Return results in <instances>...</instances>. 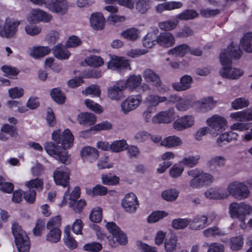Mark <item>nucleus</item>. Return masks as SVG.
<instances>
[{"instance_id":"f257e3e1","label":"nucleus","mask_w":252,"mask_h":252,"mask_svg":"<svg viewBox=\"0 0 252 252\" xmlns=\"http://www.w3.org/2000/svg\"><path fill=\"white\" fill-rule=\"evenodd\" d=\"M54 142L45 144L46 152L59 162L67 164L70 162L69 156L66 148H70L73 145L74 137L68 129H66L61 134L60 131H54L52 133Z\"/></svg>"},{"instance_id":"f03ea898","label":"nucleus","mask_w":252,"mask_h":252,"mask_svg":"<svg viewBox=\"0 0 252 252\" xmlns=\"http://www.w3.org/2000/svg\"><path fill=\"white\" fill-rule=\"evenodd\" d=\"M242 54L239 46L232 43L220 54V60L222 68L219 71V74L224 78L237 79L243 74V71L239 68L232 67L231 58L239 59Z\"/></svg>"},{"instance_id":"7ed1b4c3","label":"nucleus","mask_w":252,"mask_h":252,"mask_svg":"<svg viewBox=\"0 0 252 252\" xmlns=\"http://www.w3.org/2000/svg\"><path fill=\"white\" fill-rule=\"evenodd\" d=\"M187 174L192 178L189 182V186L192 189H200L209 186L214 181L212 174L204 172L201 169H190L187 172Z\"/></svg>"},{"instance_id":"20e7f679","label":"nucleus","mask_w":252,"mask_h":252,"mask_svg":"<svg viewBox=\"0 0 252 252\" xmlns=\"http://www.w3.org/2000/svg\"><path fill=\"white\" fill-rule=\"evenodd\" d=\"M230 214L232 218L238 219L240 222V226L243 229L247 228L245 221L247 215H252V207L244 203H232L229 207Z\"/></svg>"},{"instance_id":"39448f33","label":"nucleus","mask_w":252,"mask_h":252,"mask_svg":"<svg viewBox=\"0 0 252 252\" xmlns=\"http://www.w3.org/2000/svg\"><path fill=\"white\" fill-rule=\"evenodd\" d=\"M12 230L19 252H29L30 248L28 236L18 224L12 225Z\"/></svg>"},{"instance_id":"423d86ee","label":"nucleus","mask_w":252,"mask_h":252,"mask_svg":"<svg viewBox=\"0 0 252 252\" xmlns=\"http://www.w3.org/2000/svg\"><path fill=\"white\" fill-rule=\"evenodd\" d=\"M206 123L210 129V133L216 136L225 129L227 121L224 117L215 114L208 118Z\"/></svg>"},{"instance_id":"0eeeda50","label":"nucleus","mask_w":252,"mask_h":252,"mask_svg":"<svg viewBox=\"0 0 252 252\" xmlns=\"http://www.w3.org/2000/svg\"><path fill=\"white\" fill-rule=\"evenodd\" d=\"M227 190L229 194L239 199L247 198L250 194L248 187L244 183L237 181L229 184Z\"/></svg>"},{"instance_id":"6e6552de","label":"nucleus","mask_w":252,"mask_h":252,"mask_svg":"<svg viewBox=\"0 0 252 252\" xmlns=\"http://www.w3.org/2000/svg\"><path fill=\"white\" fill-rule=\"evenodd\" d=\"M4 25L1 31V37L11 38L15 36L18 31V27L20 24L18 20L6 18L4 21Z\"/></svg>"},{"instance_id":"1a4fd4ad","label":"nucleus","mask_w":252,"mask_h":252,"mask_svg":"<svg viewBox=\"0 0 252 252\" xmlns=\"http://www.w3.org/2000/svg\"><path fill=\"white\" fill-rule=\"evenodd\" d=\"M121 3L129 9H132L135 4V8L137 12L144 14L150 8V0H123Z\"/></svg>"},{"instance_id":"9d476101","label":"nucleus","mask_w":252,"mask_h":252,"mask_svg":"<svg viewBox=\"0 0 252 252\" xmlns=\"http://www.w3.org/2000/svg\"><path fill=\"white\" fill-rule=\"evenodd\" d=\"M121 204L125 211L130 214L134 213L139 206L137 198L133 193L126 194Z\"/></svg>"},{"instance_id":"9b49d317","label":"nucleus","mask_w":252,"mask_h":252,"mask_svg":"<svg viewBox=\"0 0 252 252\" xmlns=\"http://www.w3.org/2000/svg\"><path fill=\"white\" fill-rule=\"evenodd\" d=\"M69 173L65 166L57 168L53 172V177L57 185L63 187L68 186L69 183Z\"/></svg>"},{"instance_id":"f8f14e48","label":"nucleus","mask_w":252,"mask_h":252,"mask_svg":"<svg viewBox=\"0 0 252 252\" xmlns=\"http://www.w3.org/2000/svg\"><path fill=\"white\" fill-rule=\"evenodd\" d=\"M142 96L140 94L132 95L128 96L125 100L121 103L122 111L127 114L138 107L142 101Z\"/></svg>"},{"instance_id":"ddd939ff","label":"nucleus","mask_w":252,"mask_h":252,"mask_svg":"<svg viewBox=\"0 0 252 252\" xmlns=\"http://www.w3.org/2000/svg\"><path fill=\"white\" fill-rule=\"evenodd\" d=\"M52 19V16L50 14L39 9L32 10L28 16V20L33 23L40 21L48 22Z\"/></svg>"},{"instance_id":"4468645a","label":"nucleus","mask_w":252,"mask_h":252,"mask_svg":"<svg viewBox=\"0 0 252 252\" xmlns=\"http://www.w3.org/2000/svg\"><path fill=\"white\" fill-rule=\"evenodd\" d=\"M108 67L112 70L121 71L124 69H130V64L124 58L113 56L108 63Z\"/></svg>"},{"instance_id":"2eb2a0df","label":"nucleus","mask_w":252,"mask_h":252,"mask_svg":"<svg viewBox=\"0 0 252 252\" xmlns=\"http://www.w3.org/2000/svg\"><path fill=\"white\" fill-rule=\"evenodd\" d=\"M194 123V117L191 115H185L178 118L173 123V128L182 131L192 126Z\"/></svg>"},{"instance_id":"dca6fc26","label":"nucleus","mask_w":252,"mask_h":252,"mask_svg":"<svg viewBox=\"0 0 252 252\" xmlns=\"http://www.w3.org/2000/svg\"><path fill=\"white\" fill-rule=\"evenodd\" d=\"M174 109L170 108L166 111H161L156 115L152 118V121L155 124L169 123L174 118Z\"/></svg>"},{"instance_id":"f3484780","label":"nucleus","mask_w":252,"mask_h":252,"mask_svg":"<svg viewBox=\"0 0 252 252\" xmlns=\"http://www.w3.org/2000/svg\"><path fill=\"white\" fill-rule=\"evenodd\" d=\"M189 220V228L193 230L203 229L206 227L208 222V218L205 215H197L192 220Z\"/></svg>"},{"instance_id":"a211bd4d","label":"nucleus","mask_w":252,"mask_h":252,"mask_svg":"<svg viewBox=\"0 0 252 252\" xmlns=\"http://www.w3.org/2000/svg\"><path fill=\"white\" fill-rule=\"evenodd\" d=\"M142 78L140 75H132L129 76L126 81L121 82V87L123 89H128L133 91L137 88L141 83Z\"/></svg>"},{"instance_id":"6ab92c4d","label":"nucleus","mask_w":252,"mask_h":252,"mask_svg":"<svg viewBox=\"0 0 252 252\" xmlns=\"http://www.w3.org/2000/svg\"><path fill=\"white\" fill-rule=\"evenodd\" d=\"M48 7L53 12L63 15L67 12V3L66 0H51Z\"/></svg>"},{"instance_id":"aec40b11","label":"nucleus","mask_w":252,"mask_h":252,"mask_svg":"<svg viewBox=\"0 0 252 252\" xmlns=\"http://www.w3.org/2000/svg\"><path fill=\"white\" fill-rule=\"evenodd\" d=\"M81 156L84 161L93 162L95 161L99 157L98 151L90 146L84 147L81 152Z\"/></svg>"},{"instance_id":"412c9836","label":"nucleus","mask_w":252,"mask_h":252,"mask_svg":"<svg viewBox=\"0 0 252 252\" xmlns=\"http://www.w3.org/2000/svg\"><path fill=\"white\" fill-rule=\"evenodd\" d=\"M180 82H175L172 87L176 91H184L189 89L191 86L193 79L190 76L186 75L180 78Z\"/></svg>"},{"instance_id":"4be33fe9","label":"nucleus","mask_w":252,"mask_h":252,"mask_svg":"<svg viewBox=\"0 0 252 252\" xmlns=\"http://www.w3.org/2000/svg\"><path fill=\"white\" fill-rule=\"evenodd\" d=\"M143 76L147 82L152 83L156 87L161 86V81L159 75L153 70L146 69L143 72Z\"/></svg>"},{"instance_id":"5701e85b","label":"nucleus","mask_w":252,"mask_h":252,"mask_svg":"<svg viewBox=\"0 0 252 252\" xmlns=\"http://www.w3.org/2000/svg\"><path fill=\"white\" fill-rule=\"evenodd\" d=\"M167 97L160 96L158 95L151 94L148 95L145 99V103L147 108L151 109V110L156 111V107L160 103L166 101Z\"/></svg>"},{"instance_id":"b1692460","label":"nucleus","mask_w":252,"mask_h":252,"mask_svg":"<svg viewBox=\"0 0 252 252\" xmlns=\"http://www.w3.org/2000/svg\"><path fill=\"white\" fill-rule=\"evenodd\" d=\"M104 23L105 19L101 13H93L90 18L91 26L94 30L102 29L104 26Z\"/></svg>"},{"instance_id":"393cba45","label":"nucleus","mask_w":252,"mask_h":252,"mask_svg":"<svg viewBox=\"0 0 252 252\" xmlns=\"http://www.w3.org/2000/svg\"><path fill=\"white\" fill-rule=\"evenodd\" d=\"M157 38L158 43L163 47H171L175 42L174 37L170 32L161 33Z\"/></svg>"},{"instance_id":"a878e982","label":"nucleus","mask_w":252,"mask_h":252,"mask_svg":"<svg viewBox=\"0 0 252 252\" xmlns=\"http://www.w3.org/2000/svg\"><path fill=\"white\" fill-rule=\"evenodd\" d=\"M53 53L55 57L60 60L67 59L70 55L66 47L61 44H58L54 47Z\"/></svg>"},{"instance_id":"bb28decb","label":"nucleus","mask_w":252,"mask_h":252,"mask_svg":"<svg viewBox=\"0 0 252 252\" xmlns=\"http://www.w3.org/2000/svg\"><path fill=\"white\" fill-rule=\"evenodd\" d=\"M125 89L121 87V82L116 85L110 87L108 89V96L113 100H119L123 95L122 91Z\"/></svg>"},{"instance_id":"cd10ccee","label":"nucleus","mask_w":252,"mask_h":252,"mask_svg":"<svg viewBox=\"0 0 252 252\" xmlns=\"http://www.w3.org/2000/svg\"><path fill=\"white\" fill-rule=\"evenodd\" d=\"M78 121L80 125L91 126L96 122V118L93 113L86 112L78 115Z\"/></svg>"},{"instance_id":"c85d7f7f","label":"nucleus","mask_w":252,"mask_h":252,"mask_svg":"<svg viewBox=\"0 0 252 252\" xmlns=\"http://www.w3.org/2000/svg\"><path fill=\"white\" fill-rule=\"evenodd\" d=\"M70 226L67 225L65 227L64 230L63 241L68 248L74 249L77 247V243L70 234Z\"/></svg>"},{"instance_id":"c756f323","label":"nucleus","mask_w":252,"mask_h":252,"mask_svg":"<svg viewBox=\"0 0 252 252\" xmlns=\"http://www.w3.org/2000/svg\"><path fill=\"white\" fill-rule=\"evenodd\" d=\"M181 138L178 136H170L164 138L160 143L161 146L170 148L180 146L182 144Z\"/></svg>"},{"instance_id":"7c9ffc66","label":"nucleus","mask_w":252,"mask_h":252,"mask_svg":"<svg viewBox=\"0 0 252 252\" xmlns=\"http://www.w3.org/2000/svg\"><path fill=\"white\" fill-rule=\"evenodd\" d=\"M80 188L76 187L71 194H69V189L65 192L63 198V200L60 206H63L67 203V199H68L69 202L74 201L77 200L80 197Z\"/></svg>"},{"instance_id":"2f4dec72","label":"nucleus","mask_w":252,"mask_h":252,"mask_svg":"<svg viewBox=\"0 0 252 252\" xmlns=\"http://www.w3.org/2000/svg\"><path fill=\"white\" fill-rule=\"evenodd\" d=\"M49 232L46 235V240L51 243L58 242L61 237L62 231L59 228L48 229Z\"/></svg>"},{"instance_id":"473e14b6","label":"nucleus","mask_w":252,"mask_h":252,"mask_svg":"<svg viewBox=\"0 0 252 252\" xmlns=\"http://www.w3.org/2000/svg\"><path fill=\"white\" fill-rule=\"evenodd\" d=\"M205 196L209 199H220L227 196V195L221 194L220 189L217 188H211L205 192Z\"/></svg>"},{"instance_id":"72a5a7b5","label":"nucleus","mask_w":252,"mask_h":252,"mask_svg":"<svg viewBox=\"0 0 252 252\" xmlns=\"http://www.w3.org/2000/svg\"><path fill=\"white\" fill-rule=\"evenodd\" d=\"M140 33V31L137 29L131 28L122 32L121 36L128 40L134 41L139 38Z\"/></svg>"},{"instance_id":"f704fd0d","label":"nucleus","mask_w":252,"mask_h":252,"mask_svg":"<svg viewBox=\"0 0 252 252\" xmlns=\"http://www.w3.org/2000/svg\"><path fill=\"white\" fill-rule=\"evenodd\" d=\"M189 46L187 44H183L170 49L168 51V54L183 57L189 52Z\"/></svg>"},{"instance_id":"c9c22d12","label":"nucleus","mask_w":252,"mask_h":252,"mask_svg":"<svg viewBox=\"0 0 252 252\" xmlns=\"http://www.w3.org/2000/svg\"><path fill=\"white\" fill-rule=\"evenodd\" d=\"M216 102L211 97L204 98L199 102L200 109L202 112H206L211 110L216 105Z\"/></svg>"},{"instance_id":"e433bc0d","label":"nucleus","mask_w":252,"mask_h":252,"mask_svg":"<svg viewBox=\"0 0 252 252\" xmlns=\"http://www.w3.org/2000/svg\"><path fill=\"white\" fill-rule=\"evenodd\" d=\"M177 237L174 235H172L169 239H166L164 241V246L166 252H174L177 246Z\"/></svg>"},{"instance_id":"4c0bfd02","label":"nucleus","mask_w":252,"mask_h":252,"mask_svg":"<svg viewBox=\"0 0 252 252\" xmlns=\"http://www.w3.org/2000/svg\"><path fill=\"white\" fill-rule=\"evenodd\" d=\"M51 49L48 47L39 46L33 48L31 55L35 58H38L48 55Z\"/></svg>"},{"instance_id":"58836bf2","label":"nucleus","mask_w":252,"mask_h":252,"mask_svg":"<svg viewBox=\"0 0 252 252\" xmlns=\"http://www.w3.org/2000/svg\"><path fill=\"white\" fill-rule=\"evenodd\" d=\"M241 43L244 50L252 53V32L246 33L241 40Z\"/></svg>"},{"instance_id":"ea45409f","label":"nucleus","mask_w":252,"mask_h":252,"mask_svg":"<svg viewBox=\"0 0 252 252\" xmlns=\"http://www.w3.org/2000/svg\"><path fill=\"white\" fill-rule=\"evenodd\" d=\"M158 43V38L154 33H148L143 39V45L145 47L150 48Z\"/></svg>"},{"instance_id":"a19ab883","label":"nucleus","mask_w":252,"mask_h":252,"mask_svg":"<svg viewBox=\"0 0 252 252\" xmlns=\"http://www.w3.org/2000/svg\"><path fill=\"white\" fill-rule=\"evenodd\" d=\"M200 158L199 155H196L195 156H189L185 157L182 159L180 163L188 167H193L196 166Z\"/></svg>"},{"instance_id":"79ce46f5","label":"nucleus","mask_w":252,"mask_h":252,"mask_svg":"<svg viewBox=\"0 0 252 252\" xmlns=\"http://www.w3.org/2000/svg\"><path fill=\"white\" fill-rule=\"evenodd\" d=\"M26 185L29 189H34L33 188L41 190L43 189V181L40 178H35L26 183Z\"/></svg>"},{"instance_id":"37998d69","label":"nucleus","mask_w":252,"mask_h":252,"mask_svg":"<svg viewBox=\"0 0 252 252\" xmlns=\"http://www.w3.org/2000/svg\"><path fill=\"white\" fill-rule=\"evenodd\" d=\"M179 192L175 189L165 190L162 192L163 199L168 201L175 200L178 196Z\"/></svg>"},{"instance_id":"c03bdc74","label":"nucleus","mask_w":252,"mask_h":252,"mask_svg":"<svg viewBox=\"0 0 252 252\" xmlns=\"http://www.w3.org/2000/svg\"><path fill=\"white\" fill-rule=\"evenodd\" d=\"M52 98L57 103L62 104L64 102L65 96L61 90L58 88L53 89L51 92Z\"/></svg>"},{"instance_id":"a18cd8bd","label":"nucleus","mask_w":252,"mask_h":252,"mask_svg":"<svg viewBox=\"0 0 252 252\" xmlns=\"http://www.w3.org/2000/svg\"><path fill=\"white\" fill-rule=\"evenodd\" d=\"M249 100L245 97L236 98L231 103V106L234 109H242L249 106Z\"/></svg>"},{"instance_id":"49530a36","label":"nucleus","mask_w":252,"mask_h":252,"mask_svg":"<svg viewBox=\"0 0 252 252\" xmlns=\"http://www.w3.org/2000/svg\"><path fill=\"white\" fill-rule=\"evenodd\" d=\"M126 145L125 140L116 141L110 145V150L113 152H120L127 148Z\"/></svg>"},{"instance_id":"de8ad7c7","label":"nucleus","mask_w":252,"mask_h":252,"mask_svg":"<svg viewBox=\"0 0 252 252\" xmlns=\"http://www.w3.org/2000/svg\"><path fill=\"white\" fill-rule=\"evenodd\" d=\"M168 214L164 211H155L148 217L147 221L149 223L156 222L165 217Z\"/></svg>"},{"instance_id":"09e8293b","label":"nucleus","mask_w":252,"mask_h":252,"mask_svg":"<svg viewBox=\"0 0 252 252\" xmlns=\"http://www.w3.org/2000/svg\"><path fill=\"white\" fill-rule=\"evenodd\" d=\"M190 220L188 219H174L172 222V226L176 229H182L189 225Z\"/></svg>"},{"instance_id":"8fccbe9b","label":"nucleus","mask_w":252,"mask_h":252,"mask_svg":"<svg viewBox=\"0 0 252 252\" xmlns=\"http://www.w3.org/2000/svg\"><path fill=\"white\" fill-rule=\"evenodd\" d=\"M90 220L95 223H98L102 220V209L99 207L94 208L89 216Z\"/></svg>"},{"instance_id":"3c124183","label":"nucleus","mask_w":252,"mask_h":252,"mask_svg":"<svg viewBox=\"0 0 252 252\" xmlns=\"http://www.w3.org/2000/svg\"><path fill=\"white\" fill-rule=\"evenodd\" d=\"M198 13L194 10L188 9L177 16V18L180 20H187L193 19L198 16Z\"/></svg>"},{"instance_id":"603ef678","label":"nucleus","mask_w":252,"mask_h":252,"mask_svg":"<svg viewBox=\"0 0 252 252\" xmlns=\"http://www.w3.org/2000/svg\"><path fill=\"white\" fill-rule=\"evenodd\" d=\"M191 106V101L189 98H181L180 100L176 105V108L180 111H186Z\"/></svg>"},{"instance_id":"864d4df0","label":"nucleus","mask_w":252,"mask_h":252,"mask_svg":"<svg viewBox=\"0 0 252 252\" xmlns=\"http://www.w3.org/2000/svg\"><path fill=\"white\" fill-rule=\"evenodd\" d=\"M83 250L90 252H98L102 249V245L99 242H93L85 244Z\"/></svg>"},{"instance_id":"5fc2aeb1","label":"nucleus","mask_w":252,"mask_h":252,"mask_svg":"<svg viewBox=\"0 0 252 252\" xmlns=\"http://www.w3.org/2000/svg\"><path fill=\"white\" fill-rule=\"evenodd\" d=\"M178 20H167L159 23V28L164 31H171L175 29L178 24Z\"/></svg>"},{"instance_id":"6e6d98bb","label":"nucleus","mask_w":252,"mask_h":252,"mask_svg":"<svg viewBox=\"0 0 252 252\" xmlns=\"http://www.w3.org/2000/svg\"><path fill=\"white\" fill-rule=\"evenodd\" d=\"M203 233L204 236L206 237L224 235V232L216 226L208 228L204 230Z\"/></svg>"},{"instance_id":"4d7b16f0","label":"nucleus","mask_w":252,"mask_h":252,"mask_svg":"<svg viewBox=\"0 0 252 252\" xmlns=\"http://www.w3.org/2000/svg\"><path fill=\"white\" fill-rule=\"evenodd\" d=\"M86 63L91 66L95 67L100 66L103 64V59L97 56H91L86 60Z\"/></svg>"},{"instance_id":"13d9d810","label":"nucleus","mask_w":252,"mask_h":252,"mask_svg":"<svg viewBox=\"0 0 252 252\" xmlns=\"http://www.w3.org/2000/svg\"><path fill=\"white\" fill-rule=\"evenodd\" d=\"M69 207L72 208V209L76 212L79 213H80L83 207L86 205V202L84 200L80 199L78 201H74L71 202H68Z\"/></svg>"},{"instance_id":"bf43d9fd","label":"nucleus","mask_w":252,"mask_h":252,"mask_svg":"<svg viewBox=\"0 0 252 252\" xmlns=\"http://www.w3.org/2000/svg\"><path fill=\"white\" fill-rule=\"evenodd\" d=\"M1 69L4 73V76L10 78L12 76L17 75L19 73V71L17 68L10 65H3L1 67Z\"/></svg>"},{"instance_id":"052dcab7","label":"nucleus","mask_w":252,"mask_h":252,"mask_svg":"<svg viewBox=\"0 0 252 252\" xmlns=\"http://www.w3.org/2000/svg\"><path fill=\"white\" fill-rule=\"evenodd\" d=\"M82 93L85 95H92L99 96L100 94V90L98 86L92 85L88 87L85 90L82 91Z\"/></svg>"},{"instance_id":"680f3d73","label":"nucleus","mask_w":252,"mask_h":252,"mask_svg":"<svg viewBox=\"0 0 252 252\" xmlns=\"http://www.w3.org/2000/svg\"><path fill=\"white\" fill-rule=\"evenodd\" d=\"M243 244V238L240 236L232 237L230 240V248L233 250H240L242 247Z\"/></svg>"},{"instance_id":"e2e57ef3","label":"nucleus","mask_w":252,"mask_h":252,"mask_svg":"<svg viewBox=\"0 0 252 252\" xmlns=\"http://www.w3.org/2000/svg\"><path fill=\"white\" fill-rule=\"evenodd\" d=\"M184 170V167L182 165L176 164L170 168L169 174L172 178H177L182 175Z\"/></svg>"},{"instance_id":"0e129e2a","label":"nucleus","mask_w":252,"mask_h":252,"mask_svg":"<svg viewBox=\"0 0 252 252\" xmlns=\"http://www.w3.org/2000/svg\"><path fill=\"white\" fill-rule=\"evenodd\" d=\"M85 104L90 110L98 114L101 113L103 111L100 105L90 99H86L85 101Z\"/></svg>"},{"instance_id":"69168bd1","label":"nucleus","mask_w":252,"mask_h":252,"mask_svg":"<svg viewBox=\"0 0 252 252\" xmlns=\"http://www.w3.org/2000/svg\"><path fill=\"white\" fill-rule=\"evenodd\" d=\"M205 245L208 247L207 252H224V246L222 244L219 243H213L210 244H204L203 246H205Z\"/></svg>"},{"instance_id":"338daca9","label":"nucleus","mask_w":252,"mask_h":252,"mask_svg":"<svg viewBox=\"0 0 252 252\" xmlns=\"http://www.w3.org/2000/svg\"><path fill=\"white\" fill-rule=\"evenodd\" d=\"M102 180L104 184L113 186L119 183V178L116 176H109L107 175H102Z\"/></svg>"},{"instance_id":"774afa93","label":"nucleus","mask_w":252,"mask_h":252,"mask_svg":"<svg viewBox=\"0 0 252 252\" xmlns=\"http://www.w3.org/2000/svg\"><path fill=\"white\" fill-rule=\"evenodd\" d=\"M226 159L222 156H216L212 158L208 161V164L210 166L217 165L221 167L224 165Z\"/></svg>"}]
</instances>
